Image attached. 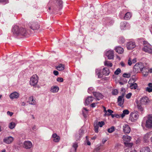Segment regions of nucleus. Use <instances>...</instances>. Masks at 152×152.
<instances>
[{
	"mask_svg": "<svg viewBox=\"0 0 152 152\" xmlns=\"http://www.w3.org/2000/svg\"><path fill=\"white\" fill-rule=\"evenodd\" d=\"M106 141L107 140L106 139H103L102 140V143L104 144L106 142Z\"/></svg>",
	"mask_w": 152,
	"mask_h": 152,
	"instance_id": "0e129e2a",
	"label": "nucleus"
},
{
	"mask_svg": "<svg viewBox=\"0 0 152 152\" xmlns=\"http://www.w3.org/2000/svg\"><path fill=\"white\" fill-rule=\"evenodd\" d=\"M145 69H144L145 70V71H143L142 72L143 75L144 76L146 77L148 75V70L147 71V70H145Z\"/></svg>",
	"mask_w": 152,
	"mask_h": 152,
	"instance_id": "49530a36",
	"label": "nucleus"
},
{
	"mask_svg": "<svg viewBox=\"0 0 152 152\" xmlns=\"http://www.w3.org/2000/svg\"><path fill=\"white\" fill-rule=\"evenodd\" d=\"M121 72V70L119 68L117 69L114 72V74L115 75H118Z\"/></svg>",
	"mask_w": 152,
	"mask_h": 152,
	"instance_id": "c03bdc74",
	"label": "nucleus"
},
{
	"mask_svg": "<svg viewBox=\"0 0 152 152\" xmlns=\"http://www.w3.org/2000/svg\"><path fill=\"white\" fill-rule=\"evenodd\" d=\"M130 131V128L128 124H125L123 126V131L125 133H129Z\"/></svg>",
	"mask_w": 152,
	"mask_h": 152,
	"instance_id": "4468645a",
	"label": "nucleus"
},
{
	"mask_svg": "<svg viewBox=\"0 0 152 152\" xmlns=\"http://www.w3.org/2000/svg\"><path fill=\"white\" fill-rule=\"evenodd\" d=\"M98 103V102L93 103L91 104V107L93 108L94 107H96V104H97Z\"/></svg>",
	"mask_w": 152,
	"mask_h": 152,
	"instance_id": "864d4df0",
	"label": "nucleus"
},
{
	"mask_svg": "<svg viewBox=\"0 0 152 152\" xmlns=\"http://www.w3.org/2000/svg\"><path fill=\"white\" fill-rule=\"evenodd\" d=\"M123 139L124 141L129 142L131 139V137L127 135H125L123 136Z\"/></svg>",
	"mask_w": 152,
	"mask_h": 152,
	"instance_id": "bb28decb",
	"label": "nucleus"
},
{
	"mask_svg": "<svg viewBox=\"0 0 152 152\" xmlns=\"http://www.w3.org/2000/svg\"><path fill=\"white\" fill-rule=\"evenodd\" d=\"M32 146V144L31 141H26L24 142L23 147L26 149H30Z\"/></svg>",
	"mask_w": 152,
	"mask_h": 152,
	"instance_id": "ddd939ff",
	"label": "nucleus"
},
{
	"mask_svg": "<svg viewBox=\"0 0 152 152\" xmlns=\"http://www.w3.org/2000/svg\"><path fill=\"white\" fill-rule=\"evenodd\" d=\"M131 95L132 94L131 93H129L126 95V97L127 99H129L130 98Z\"/></svg>",
	"mask_w": 152,
	"mask_h": 152,
	"instance_id": "6e6d98bb",
	"label": "nucleus"
},
{
	"mask_svg": "<svg viewBox=\"0 0 152 152\" xmlns=\"http://www.w3.org/2000/svg\"><path fill=\"white\" fill-rule=\"evenodd\" d=\"M121 65V66L122 67L125 66V64L123 62H121L120 63Z\"/></svg>",
	"mask_w": 152,
	"mask_h": 152,
	"instance_id": "680f3d73",
	"label": "nucleus"
},
{
	"mask_svg": "<svg viewBox=\"0 0 152 152\" xmlns=\"http://www.w3.org/2000/svg\"><path fill=\"white\" fill-rule=\"evenodd\" d=\"M137 62V59L134 58L133 59H131L130 58H129L128 60V64L129 66H131L132 64H134Z\"/></svg>",
	"mask_w": 152,
	"mask_h": 152,
	"instance_id": "b1692460",
	"label": "nucleus"
},
{
	"mask_svg": "<svg viewBox=\"0 0 152 152\" xmlns=\"http://www.w3.org/2000/svg\"><path fill=\"white\" fill-rule=\"evenodd\" d=\"M107 111L108 113H110L109 114H108L109 115H110L112 113H113V111L110 109L108 110Z\"/></svg>",
	"mask_w": 152,
	"mask_h": 152,
	"instance_id": "13d9d810",
	"label": "nucleus"
},
{
	"mask_svg": "<svg viewBox=\"0 0 152 152\" xmlns=\"http://www.w3.org/2000/svg\"><path fill=\"white\" fill-rule=\"evenodd\" d=\"M124 144L125 145L126 147H128L129 148H131L132 147L133 145V143H129V142H125L124 143Z\"/></svg>",
	"mask_w": 152,
	"mask_h": 152,
	"instance_id": "72a5a7b5",
	"label": "nucleus"
},
{
	"mask_svg": "<svg viewBox=\"0 0 152 152\" xmlns=\"http://www.w3.org/2000/svg\"><path fill=\"white\" fill-rule=\"evenodd\" d=\"M150 149L149 148L145 147L142 148L140 151V152H150Z\"/></svg>",
	"mask_w": 152,
	"mask_h": 152,
	"instance_id": "2f4dec72",
	"label": "nucleus"
},
{
	"mask_svg": "<svg viewBox=\"0 0 152 152\" xmlns=\"http://www.w3.org/2000/svg\"><path fill=\"white\" fill-rule=\"evenodd\" d=\"M129 112L127 110H123V113L121 114V116L122 118H124L126 115H128L129 113Z\"/></svg>",
	"mask_w": 152,
	"mask_h": 152,
	"instance_id": "7c9ffc66",
	"label": "nucleus"
},
{
	"mask_svg": "<svg viewBox=\"0 0 152 152\" xmlns=\"http://www.w3.org/2000/svg\"><path fill=\"white\" fill-rule=\"evenodd\" d=\"M59 89V88L58 86H53L51 88L50 91L51 92L56 93L58 91Z\"/></svg>",
	"mask_w": 152,
	"mask_h": 152,
	"instance_id": "aec40b11",
	"label": "nucleus"
},
{
	"mask_svg": "<svg viewBox=\"0 0 152 152\" xmlns=\"http://www.w3.org/2000/svg\"><path fill=\"white\" fill-rule=\"evenodd\" d=\"M7 114L8 115H10V116H11L13 115V113L9 111H8L7 112Z\"/></svg>",
	"mask_w": 152,
	"mask_h": 152,
	"instance_id": "4d7b16f0",
	"label": "nucleus"
},
{
	"mask_svg": "<svg viewBox=\"0 0 152 152\" xmlns=\"http://www.w3.org/2000/svg\"><path fill=\"white\" fill-rule=\"evenodd\" d=\"M56 3L58 5L59 8H61L62 7V1L61 0H56Z\"/></svg>",
	"mask_w": 152,
	"mask_h": 152,
	"instance_id": "c9c22d12",
	"label": "nucleus"
},
{
	"mask_svg": "<svg viewBox=\"0 0 152 152\" xmlns=\"http://www.w3.org/2000/svg\"><path fill=\"white\" fill-rule=\"evenodd\" d=\"M143 68L144 66L142 63H137L134 66L133 71L137 73L140 71H142Z\"/></svg>",
	"mask_w": 152,
	"mask_h": 152,
	"instance_id": "7ed1b4c3",
	"label": "nucleus"
},
{
	"mask_svg": "<svg viewBox=\"0 0 152 152\" xmlns=\"http://www.w3.org/2000/svg\"><path fill=\"white\" fill-rule=\"evenodd\" d=\"M87 144L88 145H91V142H90L88 141V140H87Z\"/></svg>",
	"mask_w": 152,
	"mask_h": 152,
	"instance_id": "338daca9",
	"label": "nucleus"
},
{
	"mask_svg": "<svg viewBox=\"0 0 152 152\" xmlns=\"http://www.w3.org/2000/svg\"><path fill=\"white\" fill-rule=\"evenodd\" d=\"M94 152H100L99 151V148H97L94 150Z\"/></svg>",
	"mask_w": 152,
	"mask_h": 152,
	"instance_id": "052dcab7",
	"label": "nucleus"
},
{
	"mask_svg": "<svg viewBox=\"0 0 152 152\" xmlns=\"http://www.w3.org/2000/svg\"><path fill=\"white\" fill-rule=\"evenodd\" d=\"M148 86H149V87H150L151 88H152V83H150L148 84Z\"/></svg>",
	"mask_w": 152,
	"mask_h": 152,
	"instance_id": "69168bd1",
	"label": "nucleus"
},
{
	"mask_svg": "<svg viewBox=\"0 0 152 152\" xmlns=\"http://www.w3.org/2000/svg\"><path fill=\"white\" fill-rule=\"evenodd\" d=\"M28 101L29 103L32 105H35L36 103L35 99L34 98L33 96H30L29 99Z\"/></svg>",
	"mask_w": 152,
	"mask_h": 152,
	"instance_id": "412c9836",
	"label": "nucleus"
},
{
	"mask_svg": "<svg viewBox=\"0 0 152 152\" xmlns=\"http://www.w3.org/2000/svg\"><path fill=\"white\" fill-rule=\"evenodd\" d=\"M126 46L128 50H132L135 48L136 45L134 42L131 41L127 43Z\"/></svg>",
	"mask_w": 152,
	"mask_h": 152,
	"instance_id": "9b49d317",
	"label": "nucleus"
},
{
	"mask_svg": "<svg viewBox=\"0 0 152 152\" xmlns=\"http://www.w3.org/2000/svg\"><path fill=\"white\" fill-rule=\"evenodd\" d=\"M75 137L76 140L77 141L79 140L81 137L78 134H76L75 135Z\"/></svg>",
	"mask_w": 152,
	"mask_h": 152,
	"instance_id": "8fccbe9b",
	"label": "nucleus"
},
{
	"mask_svg": "<svg viewBox=\"0 0 152 152\" xmlns=\"http://www.w3.org/2000/svg\"><path fill=\"white\" fill-rule=\"evenodd\" d=\"M95 74L96 75H98V78H101L102 77V75L101 73V70L99 69H96Z\"/></svg>",
	"mask_w": 152,
	"mask_h": 152,
	"instance_id": "cd10ccee",
	"label": "nucleus"
},
{
	"mask_svg": "<svg viewBox=\"0 0 152 152\" xmlns=\"http://www.w3.org/2000/svg\"><path fill=\"white\" fill-rule=\"evenodd\" d=\"M115 127L114 126H112L111 128L108 129V132L109 133H111L115 131Z\"/></svg>",
	"mask_w": 152,
	"mask_h": 152,
	"instance_id": "e433bc0d",
	"label": "nucleus"
},
{
	"mask_svg": "<svg viewBox=\"0 0 152 152\" xmlns=\"http://www.w3.org/2000/svg\"><path fill=\"white\" fill-rule=\"evenodd\" d=\"M123 76L124 77L129 78L130 77L131 75L129 74L124 73L123 74Z\"/></svg>",
	"mask_w": 152,
	"mask_h": 152,
	"instance_id": "de8ad7c7",
	"label": "nucleus"
},
{
	"mask_svg": "<svg viewBox=\"0 0 152 152\" xmlns=\"http://www.w3.org/2000/svg\"><path fill=\"white\" fill-rule=\"evenodd\" d=\"M94 99L93 97L92 96H88L85 100V105H88L89 104L93 101Z\"/></svg>",
	"mask_w": 152,
	"mask_h": 152,
	"instance_id": "6ab92c4d",
	"label": "nucleus"
},
{
	"mask_svg": "<svg viewBox=\"0 0 152 152\" xmlns=\"http://www.w3.org/2000/svg\"><path fill=\"white\" fill-rule=\"evenodd\" d=\"M125 152H132L131 151H129V150L127 148H126L125 149Z\"/></svg>",
	"mask_w": 152,
	"mask_h": 152,
	"instance_id": "e2e57ef3",
	"label": "nucleus"
},
{
	"mask_svg": "<svg viewBox=\"0 0 152 152\" xmlns=\"http://www.w3.org/2000/svg\"><path fill=\"white\" fill-rule=\"evenodd\" d=\"M124 93H123L121 96H119L118 99V105L120 106L123 105L124 102Z\"/></svg>",
	"mask_w": 152,
	"mask_h": 152,
	"instance_id": "9d476101",
	"label": "nucleus"
},
{
	"mask_svg": "<svg viewBox=\"0 0 152 152\" xmlns=\"http://www.w3.org/2000/svg\"><path fill=\"white\" fill-rule=\"evenodd\" d=\"M125 42L124 39L122 37H121L119 38L118 41V42L120 44H123Z\"/></svg>",
	"mask_w": 152,
	"mask_h": 152,
	"instance_id": "4c0bfd02",
	"label": "nucleus"
},
{
	"mask_svg": "<svg viewBox=\"0 0 152 152\" xmlns=\"http://www.w3.org/2000/svg\"><path fill=\"white\" fill-rule=\"evenodd\" d=\"M53 74L55 75H57L58 74V72L57 71L55 70L53 71Z\"/></svg>",
	"mask_w": 152,
	"mask_h": 152,
	"instance_id": "bf43d9fd",
	"label": "nucleus"
},
{
	"mask_svg": "<svg viewBox=\"0 0 152 152\" xmlns=\"http://www.w3.org/2000/svg\"><path fill=\"white\" fill-rule=\"evenodd\" d=\"M146 90L147 91H148L149 92H151L152 91V88H150L149 87H147Z\"/></svg>",
	"mask_w": 152,
	"mask_h": 152,
	"instance_id": "603ef678",
	"label": "nucleus"
},
{
	"mask_svg": "<svg viewBox=\"0 0 152 152\" xmlns=\"http://www.w3.org/2000/svg\"><path fill=\"white\" fill-rule=\"evenodd\" d=\"M64 65L62 64H59L56 68V69L58 71L63 70L64 69Z\"/></svg>",
	"mask_w": 152,
	"mask_h": 152,
	"instance_id": "a878e982",
	"label": "nucleus"
},
{
	"mask_svg": "<svg viewBox=\"0 0 152 152\" xmlns=\"http://www.w3.org/2000/svg\"><path fill=\"white\" fill-rule=\"evenodd\" d=\"M14 140V138L11 136L7 137L3 140V142L7 144L11 143Z\"/></svg>",
	"mask_w": 152,
	"mask_h": 152,
	"instance_id": "f8f14e48",
	"label": "nucleus"
},
{
	"mask_svg": "<svg viewBox=\"0 0 152 152\" xmlns=\"http://www.w3.org/2000/svg\"><path fill=\"white\" fill-rule=\"evenodd\" d=\"M140 102L141 104L147 105L149 103L150 101L148 97L145 96L140 98Z\"/></svg>",
	"mask_w": 152,
	"mask_h": 152,
	"instance_id": "1a4fd4ad",
	"label": "nucleus"
},
{
	"mask_svg": "<svg viewBox=\"0 0 152 152\" xmlns=\"http://www.w3.org/2000/svg\"><path fill=\"white\" fill-rule=\"evenodd\" d=\"M88 111V110L85 108H84L83 109V116L85 118H86V113H85V112H87Z\"/></svg>",
	"mask_w": 152,
	"mask_h": 152,
	"instance_id": "ea45409f",
	"label": "nucleus"
},
{
	"mask_svg": "<svg viewBox=\"0 0 152 152\" xmlns=\"http://www.w3.org/2000/svg\"><path fill=\"white\" fill-rule=\"evenodd\" d=\"M102 72L104 75H108L110 73L109 69L107 67H105L103 69Z\"/></svg>",
	"mask_w": 152,
	"mask_h": 152,
	"instance_id": "393cba45",
	"label": "nucleus"
},
{
	"mask_svg": "<svg viewBox=\"0 0 152 152\" xmlns=\"http://www.w3.org/2000/svg\"><path fill=\"white\" fill-rule=\"evenodd\" d=\"M38 77L36 75H33L31 78L30 81V84L32 86H36L38 82Z\"/></svg>",
	"mask_w": 152,
	"mask_h": 152,
	"instance_id": "20e7f679",
	"label": "nucleus"
},
{
	"mask_svg": "<svg viewBox=\"0 0 152 152\" xmlns=\"http://www.w3.org/2000/svg\"><path fill=\"white\" fill-rule=\"evenodd\" d=\"M93 88L92 87H90L88 88V92L89 93H91L92 92V91L93 90Z\"/></svg>",
	"mask_w": 152,
	"mask_h": 152,
	"instance_id": "5fc2aeb1",
	"label": "nucleus"
},
{
	"mask_svg": "<svg viewBox=\"0 0 152 152\" xmlns=\"http://www.w3.org/2000/svg\"><path fill=\"white\" fill-rule=\"evenodd\" d=\"M52 138H53V141L56 142H58L60 140V137L56 133H54L52 136Z\"/></svg>",
	"mask_w": 152,
	"mask_h": 152,
	"instance_id": "dca6fc26",
	"label": "nucleus"
},
{
	"mask_svg": "<svg viewBox=\"0 0 152 152\" xmlns=\"http://www.w3.org/2000/svg\"><path fill=\"white\" fill-rule=\"evenodd\" d=\"M151 132H149L148 133H146L144 137V138L146 140H147L148 138H149L151 135Z\"/></svg>",
	"mask_w": 152,
	"mask_h": 152,
	"instance_id": "f704fd0d",
	"label": "nucleus"
},
{
	"mask_svg": "<svg viewBox=\"0 0 152 152\" xmlns=\"http://www.w3.org/2000/svg\"><path fill=\"white\" fill-rule=\"evenodd\" d=\"M128 83L130 85V87L131 89H136L137 87V84L135 83H132L130 80L129 81Z\"/></svg>",
	"mask_w": 152,
	"mask_h": 152,
	"instance_id": "5701e85b",
	"label": "nucleus"
},
{
	"mask_svg": "<svg viewBox=\"0 0 152 152\" xmlns=\"http://www.w3.org/2000/svg\"><path fill=\"white\" fill-rule=\"evenodd\" d=\"M129 26V23L126 22H122L120 24V28L121 30H125Z\"/></svg>",
	"mask_w": 152,
	"mask_h": 152,
	"instance_id": "a211bd4d",
	"label": "nucleus"
},
{
	"mask_svg": "<svg viewBox=\"0 0 152 152\" xmlns=\"http://www.w3.org/2000/svg\"><path fill=\"white\" fill-rule=\"evenodd\" d=\"M17 123L14 122L12 121L10 123L9 125V128L11 129H13Z\"/></svg>",
	"mask_w": 152,
	"mask_h": 152,
	"instance_id": "c85d7f7f",
	"label": "nucleus"
},
{
	"mask_svg": "<svg viewBox=\"0 0 152 152\" xmlns=\"http://www.w3.org/2000/svg\"><path fill=\"white\" fill-rule=\"evenodd\" d=\"M112 94L114 95H117L118 94V90L116 89H115L113 90L112 91Z\"/></svg>",
	"mask_w": 152,
	"mask_h": 152,
	"instance_id": "a18cd8bd",
	"label": "nucleus"
},
{
	"mask_svg": "<svg viewBox=\"0 0 152 152\" xmlns=\"http://www.w3.org/2000/svg\"><path fill=\"white\" fill-rule=\"evenodd\" d=\"M97 126L100 127H102L104 124V123L103 121H99L97 123Z\"/></svg>",
	"mask_w": 152,
	"mask_h": 152,
	"instance_id": "79ce46f5",
	"label": "nucleus"
},
{
	"mask_svg": "<svg viewBox=\"0 0 152 152\" xmlns=\"http://www.w3.org/2000/svg\"><path fill=\"white\" fill-rule=\"evenodd\" d=\"M63 80V78L62 77H58L57 79V81L60 82H62Z\"/></svg>",
	"mask_w": 152,
	"mask_h": 152,
	"instance_id": "3c124183",
	"label": "nucleus"
},
{
	"mask_svg": "<svg viewBox=\"0 0 152 152\" xmlns=\"http://www.w3.org/2000/svg\"><path fill=\"white\" fill-rule=\"evenodd\" d=\"M19 96V94L16 92H14L10 94V97L11 99H17Z\"/></svg>",
	"mask_w": 152,
	"mask_h": 152,
	"instance_id": "f3484780",
	"label": "nucleus"
},
{
	"mask_svg": "<svg viewBox=\"0 0 152 152\" xmlns=\"http://www.w3.org/2000/svg\"><path fill=\"white\" fill-rule=\"evenodd\" d=\"M143 45L142 50L146 53L152 54V49L151 45L146 41L143 42Z\"/></svg>",
	"mask_w": 152,
	"mask_h": 152,
	"instance_id": "f03ea898",
	"label": "nucleus"
},
{
	"mask_svg": "<svg viewBox=\"0 0 152 152\" xmlns=\"http://www.w3.org/2000/svg\"><path fill=\"white\" fill-rule=\"evenodd\" d=\"M104 64L105 66H108L112 67V64L110 62L108 61H105L104 62Z\"/></svg>",
	"mask_w": 152,
	"mask_h": 152,
	"instance_id": "473e14b6",
	"label": "nucleus"
},
{
	"mask_svg": "<svg viewBox=\"0 0 152 152\" xmlns=\"http://www.w3.org/2000/svg\"><path fill=\"white\" fill-rule=\"evenodd\" d=\"M28 25L30 28L33 30L38 29L39 27V25L36 22H31L28 23Z\"/></svg>",
	"mask_w": 152,
	"mask_h": 152,
	"instance_id": "39448f33",
	"label": "nucleus"
},
{
	"mask_svg": "<svg viewBox=\"0 0 152 152\" xmlns=\"http://www.w3.org/2000/svg\"><path fill=\"white\" fill-rule=\"evenodd\" d=\"M78 147V145L77 143L75 142L74 143H73V145H72V147L74 148V151L75 152H76L77 148Z\"/></svg>",
	"mask_w": 152,
	"mask_h": 152,
	"instance_id": "58836bf2",
	"label": "nucleus"
},
{
	"mask_svg": "<svg viewBox=\"0 0 152 152\" xmlns=\"http://www.w3.org/2000/svg\"><path fill=\"white\" fill-rule=\"evenodd\" d=\"M94 127L95 132L96 133H98V132L99 126H97V123L94 124Z\"/></svg>",
	"mask_w": 152,
	"mask_h": 152,
	"instance_id": "a19ab883",
	"label": "nucleus"
},
{
	"mask_svg": "<svg viewBox=\"0 0 152 152\" xmlns=\"http://www.w3.org/2000/svg\"><path fill=\"white\" fill-rule=\"evenodd\" d=\"M137 107L138 109L141 111H142L143 110V108L142 107L141 105L140 104L137 105Z\"/></svg>",
	"mask_w": 152,
	"mask_h": 152,
	"instance_id": "09e8293b",
	"label": "nucleus"
},
{
	"mask_svg": "<svg viewBox=\"0 0 152 152\" xmlns=\"http://www.w3.org/2000/svg\"><path fill=\"white\" fill-rule=\"evenodd\" d=\"M150 31L151 32V33L152 34V26H151V27L150 28Z\"/></svg>",
	"mask_w": 152,
	"mask_h": 152,
	"instance_id": "774afa93",
	"label": "nucleus"
},
{
	"mask_svg": "<svg viewBox=\"0 0 152 152\" xmlns=\"http://www.w3.org/2000/svg\"><path fill=\"white\" fill-rule=\"evenodd\" d=\"M12 32L16 36H25L27 31L25 28L18 26H15L12 28Z\"/></svg>",
	"mask_w": 152,
	"mask_h": 152,
	"instance_id": "f257e3e1",
	"label": "nucleus"
},
{
	"mask_svg": "<svg viewBox=\"0 0 152 152\" xmlns=\"http://www.w3.org/2000/svg\"><path fill=\"white\" fill-rule=\"evenodd\" d=\"M105 55L109 59H113L114 57V51L113 50H110L106 51Z\"/></svg>",
	"mask_w": 152,
	"mask_h": 152,
	"instance_id": "6e6552de",
	"label": "nucleus"
},
{
	"mask_svg": "<svg viewBox=\"0 0 152 152\" xmlns=\"http://www.w3.org/2000/svg\"><path fill=\"white\" fill-rule=\"evenodd\" d=\"M131 16V14L130 12H127L125 14L124 18L126 20H128L129 19Z\"/></svg>",
	"mask_w": 152,
	"mask_h": 152,
	"instance_id": "c756f323",
	"label": "nucleus"
},
{
	"mask_svg": "<svg viewBox=\"0 0 152 152\" xmlns=\"http://www.w3.org/2000/svg\"><path fill=\"white\" fill-rule=\"evenodd\" d=\"M93 94L95 97L96 99L98 100H99L103 98V95L99 92H93Z\"/></svg>",
	"mask_w": 152,
	"mask_h": 152,
	"instance_id": "2eb2a0df",
	"label": "nucleus"
},
{
	"mask_svg": "<svg viewBox=\"0 0 152 152\" xmlns=\"http://www.w3.org/2000/svg\"><path fill=\"white\" fill-rule=\"evenodd\" d=\"M139 115L137 113H131L130 115L129 119L132 122H134L138 119Z\"/></svg>",
	"mask_w": 152,
	"mask_h": 152,
	"instance_id": "0eeeda50",
	"label": "nucleus"
},
{
	"mask_svg": "<svg viewBox=\"0 0 152 152\" xmlns=\"http://www.w3.org/2000/svg\"><path fill=\"white\" fill-rule=\"evenodd\" d=\"M115 50L116 52L118 53L119 54H121L124 51L123 48L120 46L115 47Z\"/></svg>",
	"mask_w": 152,
	"mask_h": 152,
	"instance_id": "4be33fe9",
	"label": "nucleus"
},
{
	"mask_svg": "<svg viewBox=\"0 0 152 152\" xmlns=\"http://www.w3.org/2000/svg\"><path fill=\"white\" fill-rule=\"evenodd\" d=\"M79 136L81 137L84 134V131L82 129H80L79 131V133H78Z\"/></svg>",
	"mask_w": 152,
	"mask_h": 152,
	"instance_id": "37998d69",
	"label": "nucleus"
},
{
	"mask_svg": "<svg viewBox=\"0 0 152 152\" xmlns=\"http://www.w3.org/2000/svg\"><path fill=\"white\" fill-rule=\"evenodd\" d=\"M145 126L147 128H150L152 127V115L148 116V119L146 121Z\"/></svg>",
	"mask_w": 152,
	"mask_h": 152,
	"instance_id": "423d86ee",
	"label": "nucleus"
}]
</instances>
